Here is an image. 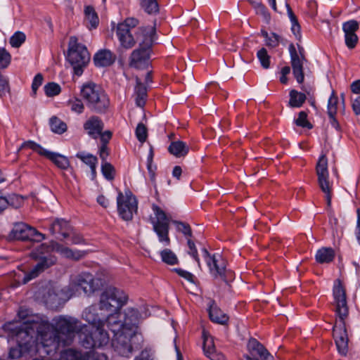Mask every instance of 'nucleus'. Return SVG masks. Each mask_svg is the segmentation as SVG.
Masks as SVG:
<instances>
[{
  "instance_id": "7c9ffc66",
  "label": "nucleus",
  "mask_w": 360,
  "mask_h": 360,
  "mask_svg": "<svg viewBox=\"0 0 360 360\" xmlns=\"http://www.w3.org/2000/svg\"><path fill=\"white\" fill-rule=\"evenodd\" d=\"M98 137H100L101 142V146L99 148L100 158H105L110 155L107 143L112 137V133L110 131H105V132L101 131Z\"/></svg>"
},
{
  "instance_id": "bf43d9fd",
  "label": "nucleus",
  "mask_w": 360,
  "mask_h": 360,
  "mask_svg": "<svg viewBox=\"0 0 360 360\" xmlns=\"http://www.w3.org/2000/svg\"><path fill=\"white\" fill-rule=\"evenodd\" d=\"M134 360H153L150 350L143 349Z\"/></svg>"
},
{
  "instance_id": "5fc2aeb1",
  "label": "nucleus",
  "mask_w": 360,
  "mask_h": 360,
  "mask_svg": "<svg viewBox=\"0 0 360 360\" xmlns=\"http://www.w3.org/2000/svg\"><path fill=\"white\" fill-rule=\"evenodd\" d=\"M52 162L60 169H67L70 167L68 159H50Z\"/></svg>"
},
{
  "instance_id": "f3484780",
  "label": "nucleus",
  "mask_w": 360,
  "mask_h": 360,
  "mask_svg": "<svg viewBox=\"0 0 360 360\" xmlns=\"http://www.w3.org/2000/svg\"><path fill=\"white\" fill-rule=\"evenodd\" d=\"M289 53L290 56L291 66L292 68V74L299 84H302L304 79L303 71V60L304 57H300L293 44L289 45Z\"/></svg>"
},
{
  "instance_id": "b1692460",
  "label": "nucleus",
  "mask_w": 360,
  "mask_h": 360,
  "mask_svg": "<svg viewBox=\"0 0 360 360\" xmlns=\"http://www.w3.org/2000/svg\"><path fill=\"white\" fill-rule=\"evenodd\" d=\"M209 316L212 321L224 325L227 323L229 317L214 303L211 301L209 306Z\"/></svg>"
},
{
  "instance_id": "6e6d98bb",
  "label": "nucleus",
  "mask_w": 360,
  "mask_h": 360,
  "mask_svg": "<svg viewBox=\"0 0 360 360\" xmlns=\"http://www.w3.org/2000/svg\"><path fill=\"white\" fill-rule=\"evenodd\" d=\"M345 44L349 49H354L359 41L358 36L356 34L345 37Z\"/></svg>"
},
{
  "instance_id": "5701e85b",
  "label": "nucleus",
  "mask_w": 360,
  "mask_h": 360,
  "mask_svg": "<svg viewBox=\"0 0 360 360\" xmlns=\"http://www.w3.org/2000/svg\"><path fill=\"white\" fill-rule=\"evenodd\" d=\"M115 60V56L109 50H101L94 57V63L96 67H107Z\"/></svg>"
},
{
  "instance_id": "f257e3e1",
  "label": "nucleus",
  "mask_w": 360,
  "mask_h": 360,
  "mask_svg": "<svg viewBox=\"0 0 360 360\" xmlns=\"http://www.w3.org/2000/svg\"><path fill=\"white\" fill-rule=\"evenodd\" d=\"M128 297L126 293L115 287H108L101 295L98 305H91L86 308L82 313V319L87 321L92 330H84V338H82V345L87 349L101 347L109 342V335L104 329L106 320L109 315L120 313V309L126 304Z\"/></svg>"
},
{
  "instance_id": "423d86ee",
  "label": "nucleus",
  "mask_w": 360,
  "mask_h": 360,
  "mask_svg": "<svg viewBox=\"0 0 360 360\" xmlns=\"http://www.w3.org/2000/svg\"><path fill=\"white\" fill-rule=\"evenodd\" d=\"M81 96L86 107L93 112L105 113L110 106V99L103 88L94 83L87 82L81 88Z\"/></svg>"
},
{
  "instance_id": "20e7f679",
  "label": "nucleus",
  "mask_w": 360,
  "mask_h": 360,
  "mask_svg": "<svg viewBox=\"0 0 360 360\" xmlns=\"http://www.w3.org/2000/svg\"><path fill=\"white\" fill-rule=\"evenodd\" d=\"M51 251H55L63 257L73 261H78L84 258L88 253L87 251L71 249L53 240L51 241L49 245L46 243L41 244L32 253V257L39 261L29 272L25 274L22 279L23 283H27L37 277L39 274L56 263V258L55 256L51 255H44L45 253Z\"/></svg>"
},
{
  "instance_id": "f8f14e48",
  "label": "nucleus",
  "mask_w": 360,
  "mask_h": 360,
  "mask_svg": "<svg viewBox=\"0 0 360 360\" xmlns=\"http://www.w3.org/2000/svg\"><path fill=\"white\" fill-rule=\"evenodd\" d=\"M152 210L155 214L154 217H150L153 230L157 233L159 241L165 243V245H168L170 243L168 236L169 220L165 212L158 205L153 204L152 205Z\"/></svg>"
},
{
  "instance_id": "de8ad7c7",
  "label": "nucleus",
  "mask_w": 360,
  "mask_h": 360,
  "mask_svg": "<svg viewBox=\"0 0 360 360\" xmlns=\"http://www.w3.org/2000/svg\"><path fill=\"white\" fill-rule=\"evenodd\" d=\"M174 223L176 225V229L179 231L184 233L186 236H192L191 229L188 224L177 221H174Z\"/></svg>"
},
{
  "instance_id": "ea45409f",
  "label": "nucleus",
  "mask_w": 360,
  "mask_h": 360,
  "mask_svg": "<svg viewBox=\"0 0 360 360\" xmlns=\"http://www.w3.org/2000/svg\"><path fill=\"white\" fill-rule=\"evenodd\" d=\"M101 171L108 180H112L115 178V167L109 162L103 160L101 164Z\"/></svg>"
},
{
  "instance_id": "37998d69",
  "label": "nucleus",
  "mask_w": 360,
  "mask_h": 360,
  "mask_svg": "<svg viewBox=\"0 0 360 360\" xmlns=\"http://www.w3.org/2000/svg\"><path fill=\"white\" fill-rule=\"evenodd\" d=\"M25 34L22 32H16L10 38V44L12 47L18 48L25 41Z\"/></svg>"
},
{
  "instance_id": "f03ea898",
  "label": "nucleus",
  "mask_w": 360,
  "mask_h": 360,
  "mask_svg": "<svg viewBox=\"0 0 360 360\" xmlns=\"http://www.w3.org/2000/svg\"><path fill=\"white\" fill-rule=\"evenodd\" d=\"M34 327L43 347H50L46 351L48 354L60 347L70 345L75 334L79 335L82 342V338L84 336V330H87V326L82 324L77 318L63 315L53 318L51 323L47 321H41V323Z\"/></svg>"
},
{
  "instance_id": "864d4df0",
  "label": "nucleus",
  "mask_w": 360,
  "mask_h": 360,
  "mask_svg": "<svg viewBox=\"0 0 360 360\" xmlns=\"http://www.w3.org/2000/svg\"><path fill=\"white\" fill-rule=\"evenodd\" d=\"M147 169L151 181H155V171L157 169L156 165L153 164V159H148L147 162Z\"/></svg>"
},
{
  "instance_id": "473e14b6",
  "label": "nucleus",
  "mask_w": 360,
  "mask_h": 360,
  "mask_svg": "<svg viewBox=\"0 0 360 360\" xmlns=\"http://www.w3.org/2000/svg\"><path fill=\"white\" fill-rule=\"evenodd\" d=\"M359 28V22L355 20H351L345 22L342 25V30L345 33V37L356 34V32Z\"/></svg>"
},
{
  "instance_id": "8fccbe9b",
  "label": "nucleus",
  "mask_w": 360,
  "mask_h": 360,
  "mask_svg": "<svg viewBox=\"0 0 360 360\" xmlns=\"http://www.w3.org/2000/svg\"><path fill=\"white\" fill-rule=\"evenodd\" d=\"M280 39L281 37L278 34L271 32L266 40V44L269 47L275 48L278 46Z\"/></svg>"
},
{
  "instance_id": "a211bd4d",
  "label": "nucleus",
  "mask_w": 360,
  "mask_h": 360,
  "mask_svg": "<svg viewBox=\"0 0 360 360\" xmlns=\"http://www.w3.org/2000/svg\"><path fill=\"white\" fill-rule=\"evenodd\" d=\"M202 348L207 357L211 360H225L224 354L217 352L214 345L213 338L205 330L202 332Z\"/></svg>"
},
{
  "instance_id": "ddd939ff",
  "label": "nucleus",
  "mask_w": 360,
  "mask_h": 360,
  "mask_svg": "<svg viewBox=\"0 0 360 360\" xmlns=\"http://www.w3.org/2000/svg\"><path fill=\"white\" fill-rule=\"evenodd\" d=\"M117 204L119 215L125 221L131 220L137 211V200L129 191L125 194L120 191L118 193Z\"/></svg>"
},
{
  "instance_id": "4d7b16f0",
  "label": "nucleus",
  "mask_w": 360,
  "mask_h": 360,
  "mask_svg": "<svg viewBox=\"0 0 360 360\" xmlns=\"http://www.w3.org/2000/svg\"><path fill=\"white\" fill-rule=\"evenodd\" d=\"M9 202V205H12L14 207H18L21 205L22 202V198L21 196L17 195H13L8 198Z\"/></svg>"
},
{
  "instance_id": "2eb2a0df",
  "label": "nucleus",
  "mask_w": 360,
  "mask_h": 360,
  "mask_svg": "<svg viewBox=\"0 0 360 360\" xmlns=\"http://www.w3.org/2000/svg\"><path fill=\"white\" fill-rule=\"evenodd\" d=\"M137 20L134 18L127 19L124 22L118 24L117 27V36L121 46L126 49H131L135 44V40L131 34V27H134Z\"/></svg>"
},
{
  "instance_id": "a18cd8bd",
  "label": "nucleus",
  "mask_w": 360,
  "mask_h": 360,
  "mask_svg": "<svg viewBox=\"0 0 360 360\" xmlns=\"http://www.w3.org/2000/svg\"><path fill=\"white\" fill-rule=\"evenodd\" d=\"M11 54L5 49L0 48V68H7L11 63Z\"/></svg>"
},
{
  "instance_id": "bb28decb",
  "label": "nucleus",
  "mask_w": 360,
  "mask_h": 360,
  "mask_svg": "<svg viewBox=\"0 0 360 360\" xmlns=\"http://www.w3.org/2000/svg\"><path fill=\"white\" fill-rule=\"evenodd\" d=\"M315 257L318 263H330L335 257V252L331 248H322L316 252Z\"/></svg>"
},
{
  "instance_id": "79ce46f5",
  "label": "nucleus",
  "mask_w": 360,
  "mask_h": 360,
  "mask_svg": "<svg viewBox=\"0 0 360 360\" xmlns=\"http://www.w3.org/2000/svg\"><path fill=\"white\" fill-rule=\"evenodd\" d=\"M257 56L263 68L268 69L270 67V56L265 48L259 49L257 53Z\"/></svg>"
},
{
  "instance_id": "dca6fc26",
  "label": "nucleus",
  "mask_w": 360,
  "mask_h": 360,
  "mask_svg": "<svg viewBox=\"0 0 360 360\" xmlns=\"http://www.w3.org/2000/svg\"><path fill=\"white\" fill-rule=\"evenodd\" d=\"M249 354L244 355L243 360H274V357L265 347L255 339L248 342Z\"/></svg>"
},
{
  "instance_id": "e433bc0d",
  "label": "nucleus",
  "mask_w": 360,
  "mask_h": 360,
  "mask_svg": "<svg viewBox=\"0 0 360 360\" xmlns=\"http://www.w3.org/2000/svg\"><path fill=\"white\" fill-rule=\"evenodd\" d=\"M60 359L61 360H83L82 354L72 349H68L61 352Z\"/></svg>"
},
{
  "instance_id": "0e129e2a",
  "label": "nucleus",
  "mask_w": 360,
  "mask_h": 360,
  "mask_svg": "<svg viewBox=\"0 0 360 360\" xmlns=\"http://www.w3.org/2000/svg\"><path fill=\"white\" fill-rule=\"evenodd\" d=\"M357 225L356 228V237L358 243L360 244V209H358L357 211Z\"/></svg>"
},
{
  "instance_id": "aec40b11",
  "label": "nucleus",
  "mask_w": 360,
  "mask_h": 360,
  "mask_svg": "<svg viewBox=\"0 0 360 360\" xmlns=\"http://www.w3.org/2000/svg\"><path fill=\"white\" fill-rule=\"evenodd\" d=\"M27 150H32L39 155L44 156L46 158H66L65 155L61 154L46 150L32 141H25L19 148L20 151H26Z\"/></svg>"
},
{
  "instance_id": "49530a36",
  "label": "nucleus",
  "mask_w": 360,
  "mask_h": 360,
  "mask_svg": "<svg viewBox=\"0 0 360 360\" xmlns=\"http://www.w3.org/2000/svg\"><path fill=\"white\" fill-rule=\"evenodd\" d=\"M135 133L137 139L140 142L143 143L146 140L148 136V131L147 128L143 123L138 124Z\"/></svg>"
},
{
  "instance_id": "c756f323",
  "label": "nucleus",
  "mask_w": 360,
  "mask_h": 360,
  "mask_svg": "<svg viewBox=\"0 0 360 360\" xmlns=\"http://www.w3.org/2000/svg\"><path fill=\"white\" fill-rule=\"evenodd\" d=\"M318 182L321 191L326 194L327 205L330 207L332 198V187L329 182V177L318 178Z\"/></svg>"
},
{
  "instance_id": "412c9836",
  "label": "nucleus",
  "mask_w": 360,
  "mask_h": 360,
  "mask_svg": "<svg viewBox=\"0 0 360 360\" xmlns=\"http://www.w3.org/2000/svg\"><path fill=\"white\" fill-rule=\"evenodd\" d=\"M209 267L210 274L214 278H221L222 280L226 281V266L223 260L219 255H212V259H209L207 262Z\"/></svg>"
},
{
  "instance_id": "c85d7f7f",
  "label": "nucleus",
  "mask_w": 360,
  "mask_h": 360,
  "mask_svg": "<svg viewBox=\"0 0 360 360\" xmlns=\"http://www.w3.org/2000/svg\"><path fill=\"white\" fill-rule=\"evenodd\" d=\"M85 19L89 23L87 27L89 29H95L97 27L99 23L98 16L91 6H86L84 8Z\"/></svg>"
},
{
  "instance_id": "2f4dec72",
  "label": "nucleus",
  "mask_w": 360,
  "mask_h": 360,
  "mask_svg": "<svg viewBox=\"0 0 360 360\" xmlns=\"http://www.w3.org/2000/svg\"><path fill=\"white\" fill-rule=\"evenodd\" d=\"M49 124L51 130L58 134H61L67 130L66 124L56 116H53L50 118Z\"/></svg>"
},
{
  "instance_id": "f704fd0d",
  "label": "nucleus",
  "mask_w": 360,
  "mask_h": 360,
  "mask_svg": "<svg viewBox=\"0 0 360 360\" xmlns=\"http://www.w3.org/2000/svg\"><path fill=\"white\" fill-rule=\"evenodd\" d=\"M141 6L148 14H155L159 11L157 0H141Z\"/></svg>"
},
{
  "instance_id": "58836bf2",
  "label": "nucleus",
  "mask_w": 360,
  "mask_h": 360,
  "mask_svg": "<svg viewBox=\"0 0 360 360\" xmlns=\"http://www.w3.org/2000/svg\"><path fill=\"white\" fill-rule=\"evenodd\" d=\"M316 174L318 178L329 177L327 159H319L316 164Z\"/></svg>"
},
{
  "instance_id": "9d476101",
  "label": "nucleus",
  "mask_w": 360,
  "mask_h": 360,
  "mask_svg": "<svg viewBox=\"0 0 360 360\" xmlns=\"http://www.w3.org/2000/svg\"><path fill=\"white\" fill-rule=\"evenodd\" d=\"M155 41V32L151 30L149 34H145L139 48L134 50L130 57V65L136 69H144L150 64V48Z\"/></svg>"
},
{
  "instance_id": "603ef678",
  "label": "nucleus",
  "mask_w": 360,
  "mask_h": 360,
  "mask_svg": "<svg viewBox=\"0 0 360 360\" xmlns=\"http://www.w3.org/2000/svg\"><path fill=\"white\" fill-rule=\"evenodd\" d=\"M9 92V85L7 79L0 75V98H3Z\"/></svg>"
},
{
  "instance_id": "cd10ccee",
  "label": "nucleus",
  "mask_w": 360,
  "mask_h": 360,
  "mask_svg": "<svg viewBox=\"0 0 360 360\" xmlns=\"http://www.w3.org/2000/svg\"><path fill=\"white\" fill-rule=\"evenodd\" d=\"M290 100L288 106L290 108H300L302 106L307 99V96L304 93L292 89L289 93Z\"/></svg>"
},
{
  "instance_id": "9b49d317",
  "label": "nucleus",
  "mask_w": 360,
  "mask_h": 360,
  "mask_svg": "<svg viewBox=\"0 0 360 360\" xmlns=\"http://www.w3.org/2000/svg\"><path fill=\"white\" fill-rule=\"evenodd\" d=\"M70 298L68 289H60L59 286L49 284L42 290L41 299L47 307L57 309Z\"/></svg>"
},
{
  "instance_id": "72a5a7b5",
  "label": "nucleus",
  "mask_w": 360,
  "mask_h": 360,
  "mask_svg": "<svg viewBox=\"0 0 360 360\" xmlns=\"http://www.w3.org/2000/svg\"><path fill=\"white\" fill-rule=\"evenodd\" d=\"M338 98L335 91H333L328 101L327 113L328 117L336 115L338 111Z\"/></svg>"
},
{
  "instance_id": "4c0bfd02",
  "label": "nucleus",
  "mask_w": 360,
  "mask_h": 360,
  "mask_svg": "<svg viewBox=\"0 0 360 360\" xmlns=\"http://www.w3.org/2000/svg\"><path fill=\"white\" fill-rule=\"evenodd\" d=\"M68 105L72 112L77 114H82L84 110V103L81 99L77 98L70 99L68 101Z\"/></svg>"
},
{
  "instance_id": "052dcab7",
  "label": "nucleus",
  "mask_w": 360,
  "mask_h": 360,
  "mask_svg": "<svg viewBox=\"0 0 360 360\" xmlns=\"http://www.w3.org/2000/svg\"><path fill=\"white\" fill-rule=\"evenodd\" d=\"M70 237L71 238L72 243L74 245L82 244L84 241L82 236H81L79 234L74 233L73 231H72Z\"/></svg>"
},
{
  "instance_id": "6e6552de",
  "label": "nucleus",
  "mask_w": 360,
  "mask_h": 360,
  "mask_svg": "<svg viewBox=\"0 0 360 360\" xmlns=\"http://www.w3.org/2000/svg\"><path fill=\"white\" fill-rule=\"evenodd\" d=\"M101 285V281L99 278H95L89 273L83 272L72 279L67 289L71 297L80 295L82 293L89 295L99 289Z\"/></svg>"
},
{
  "instance_id": "e2e57ef3",
  "label": "nucleus",
  "mask_w": 360,
  "mask_h": 360,
  "mask_svg": "<svg viewBox=\"0 0 360 360\" xmlns=\"http://www.w3.org/2000/svg\"><path fill=\"white\" fill-rule=\"evenodd\" d=\"M352 108L355 115H360V96L352 102Z\"/></svg>"
},
{
  "instance_id": "c9c22d12",
  "label": "nucleus",
  "mask_w": 360,
  "mask_h": 360,
  "mask_svg": "<svg viewBox=\"0 0 360 360\" xmlns=\"http://www.w3.org/2000/svg\"><path fill=\"white\" fill-rule=\"evenodd\" d=\"M162 262L169 264L174 265L178 263L176 255L169 249H165L160 252Z\"/></svg>"
},
{
  "instance_id": "39448f33",
  "label": "nucleus",
  "mask_w": 360,
  "mask_h": 360,
  "mask_svg": "<svg viewBox=\"0 0 360 360\" xmlns=\"http://www.w3.org/2000/svg\"><path fill=\"white\" fill-rule=\"evenodd\" d=\"M333 304L338 316L333 326V335L337 349L342 355H346L348 352L349 338L345 319L348 315L346 292L340 280H337L333 287Z\"/></svg>"
},
{
  "instance_id": "09e8293b",
  "label": "nucleus",
  "mask_w": 360,
  "mask_h": 360,
  "mask_svg": "<svg viewBox=\"0 0 360 360\" xmlns=\"http://www.w3.org/2000/svg\"><path fill=\"white\" fill-rule=\"evenodd\" d=\"M44 80L43 75L41 73H38L35 75L33 79L32 84V96H35L37 94V89L42 84Z\"/></svg>"
},
{
  "instance_id": "6ab92c4d",
  "label": "nucleus",
  "mask_w": 360,
  "mask_h": 360,
  "mask_svg": "<svg viewBox=\"0 0 360 360\" xmlns=\"http://www.w3.org/2000/svg\"><path fill=\"white\" fill-rule=\"evenodd\" d=\"M104 124L101 119L97 116L90 117L84 124V129L89 136L97 139L103 131Z\"/></svg>"
},
{
  "instance_id": "7ed1b4c3",
  "label": "nucleus",
  "mask_w": 360,
  "mask_h": 360,
  "mask_svg": "<svg viewBox=\"0 0 360 360\" xmlns=\"http://www.w3.org/2000/svg\"><path fill=\"white\" fill-rule=\"evenodd\" d=\"M106 322L107 327L113 334L111 346L117 355L129 358L134 350L139 349L141 336L134 326L123 323L120 313L109 314Z\"/></svg>"
},
{
  "instance_id": "13d9d810",
  "label": "nucleus",
  "mask_w": 360,
  "mask_h": 360,
  "mask_svg": "<svg viewBox=\"0 0 360 360\" xmlns=\"http://www.w3.org/2000/svg\"><path fill=\"white\" fill-rule=\"evenodd\" d=\"M174 271L181 277L184 278L185 279H186L187 281L191 282V283H193V278H194V276L187 271H185V270H183L181 269H175Z\"/></svg>"
},
{
  "instance_id": "393cba45",
  "label": "nucleus",
  "mask_w": 360,
  "mask_h": 360,
  "mask_svg": "<svg viewBox=\"0 0 360 360\" xmlns=\"http://www.w3.org/2000/svg\"><path fill=\"white\" fill-rule=\"evenodd\" d=\"M136 85L135 86V101L138 107L143 108L146 101L147 89L139 77H136Z\"/></svg>"
},
{
  "instance_id": "69168bd1",
  "label": "nucleus",
  "mask_w": 360,
  "mask_h": 360,
  "mask_svg": "<svg viewBox=\"0 0 360 360\" xmlns=\"http://www.w3.org/2000/svg\"><path fill=\"white\" fill-rule=\"evenodd\" d=\"M351 90L354 94H360V79L356 80L351 84Z\"/></svg>"
},
{
  "instance_id": "338daca9",
  "label": "nucleus",
  "mask_w": 360,
  "mask_h": 360,
  "mask_svg": "<svg viewBox=\"0 0 360 360\" xmlns=\"http://www.w3.org/2000/svg\"><path fill=\"white\" fill-rule=\"evenodd\" d=\"M285 6H286V8H287L288 15V17L290 18V20L291 23L297 22V17L295 16V15L292 12L290 5L286 3Z\"/></svg>"
},
{
  "instance_id": "a19ab883",
  "label": "nucleus",
  "mask_w": 360,
  "mask_h": 360,
  "mask_svg": "<svg viewBox=\"0 0 360 360\" xmlns=\"http://www.w3.org/2000/svg\"><path fill=\"white\" fill-rule=\"evenodd\" d=\"M44 92L46 96L53 97L58 95L61 91L60 85L56 82H49L44 87Z\"/></svg>"
},
{
  "instance_id": "4468645a",
  "label": "nucleus",
  "mask_w": 360,
  "mask_h": 360,
  "mask_svg": "<svg viewBox=\"0 0 360 360\" xmlns=\"http://www.w3.org/2000/svg\"><path fill=\"white\" fill-rule=\"evenodd\" d=\"M9 238L18 240L40 242L45 239V236L25 223H17L11 230Z\"/></svg>"
},
{
  "instance_id": "3c124183",
  "label": "nucleus",
  "mask_w": 360,
  "mask_h": 360,
  "mask_svg": "<svg viewBox=\"0 0 360 360\" xmlns=\"http://www.w3.org/2000/svg\"><path fill=\"white\" fill-rule=\"evenodd\" d=\"M187 243L189 248L188 254L193 257V259L198 262V266H200V259L198 257L195 243L191 239H188Z\"/></svg>"
},
{
  "instance_id": "0eeeda50",
  "label": "nucleus",
  "mask_w": 360,
  "mask_h": 360,
  "mask_svg": "<svg viewBox=\"0 0 360 360\" xmlns=\"http://www.w3.org/2000/svg\"><path fill=\"white\" fill-rule=\"evenodd\" d=\"M67 59L72 65L75 75L79 76L83 72V68L90 60V55L86 47L77 42V38L72 36L68 43Z\"/></svg>"
},
{
  "instance_id": "680f3d73",
  "label": "nucleus",
  "mask_w": 360,
  "mask_h": 360,
  "mask_svg": "<svg viewBox=\"0 0 360 360\" xmlns=\"http://www.w3.org/2000/svg\"><path fill=\"white\" fill-rule=\"evenodd\" d=\"M291 24H292L291 30H292V33L294 34V35L295 36V37L297 39H300L301 38V34H300L301 27H300V24L298 23V21H297L295 22H292Z\"/></svg>"
},
{
  "instance_id": "a878e982",
  "label": "nucleus",
  "mask_w": 360,
  "mask_h": 360,
  "mask_svg": "<svg viewBox=\"0 0 360 360\" xmlns=\"http://www.w3.org/2000/svg\"><path fill=\"white\" fill-rule=\"evenodd\" d=\"M168 150L173 155L184 157L188 154L189 147L186 143L182 141H175L170 143Z\"/></svg>"
},
{
  "instance_id": "4be33fe9",
  "label": "nucleus",
  "mask_w": 360,
  "mask_h": 360,
  "mask_svg": "<svg viewBox=\"0 0 360 360\" xmlns=\"http://www.w3.org/2000/svg\"><path fill=\"white\" fill-rule=\"evenodd\" d=\"M50 231L52 234H59L63 238L60 240H63V238H69L72 231V227L70 226L69 222L63 219H56L51 224Z\"/></svg>"
},
{
  "instance_id": "c03bdc74",
  "label": "nucleus",
  "mask_w": 360,
  "mask_h": 360,
  "mask_svg": "<svg viewBox=\"0 0 360 360\" xmlns=\"http://www.w3.org/2000/svg\"><path fill=\"white\" fill-rule=\"evenodd\" d=\"M295 122L297 126L303 128H312V124L307 120V114L304 111L299 112L298 117L295 120Z\"/></svg>"
},
{
  "instance_id": "774afa93",
  "label": "nucleus",
  "mask_w": 360,
  "mask_h": 360,
  "mask_svg": "<svg viewBox=\"0 0 360 360\" xmlns=\"http://www.w3.org/2000/svg\"><path fill=\"white\" fill-rule=\"evenodd\" d=\"M9 200L7 198L0 196V212L4 210L9 205Z\"/></svg>"
},
{
  "instance_id": "1a4fd4ad",
  "label": "nucleus",
  "mask_w": 360,
  "mask_h": 360,
  "mask_svg": "<svg viewBox=\"0 0 360 360\" xmlns=\"http://www.w3.org/2000/svg\"><path fill=\"white\" fill-rule=\"evenodd\" d=\"M40 322L31 323L29 325L8 324V328L12 332V335L15 341L21 349H27L32 342H34V335L37 333V339L41 342L40 336L37 332L36 325H39Z\"/></svg>"
}]
</instances>
